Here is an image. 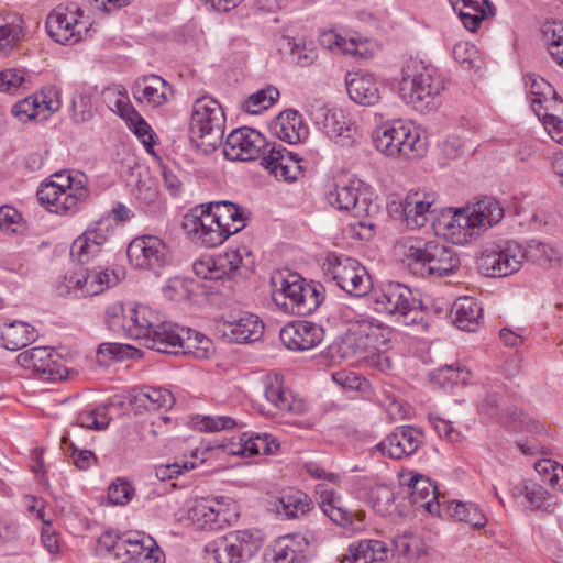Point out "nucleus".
Here are the masks:
<instances>
[{"label":"nucleus","instance_id":"nucleus-49","mask_svg":"<svg viewBox=\"0 0 563 563\" xmlns=\"http://www.w3.org/2000/svg\"><path fill=\"white\" fill-rule=\"evenodd\" d=\"M455 60L466 70H478L482 56L476 46L470 42H459L453 49Z\"/></svg>","mask_w":563,"mask_h":563},{"label":"nucleus","instance_id":"nucleus-10","mask_svg":"<svg viewBox=\"0 0 563 563\" xmlns=\"http://www.w3.org/2000/svg\"><path fill=\"white\" fill-rule=\"evenodd\" d=\"M263 536L253 529L234 530L209 542L205 550L213 563H245L261 549Z\"/></svg>","mask_w":563,"mask_h":563},{"label":"nucleus","instance_id":"nucleus-32","mask_svg":"<svg viewBox=\"0 0 563 563\" xmlns=\"http://www.w3.org/2000/svg\"><path fill=\"white\" fill-rule=\"evenodd\" d=\"M346 90L355 103L372 107L380 100L379 84L369 74L354 73L346 79Z\"/></svg>","mask_w":563,"mask_h":563},{"label":"nucleus","instance_id":"nucleus-20","mask_svg":"<svg viewBox=\"0 0 563 563\" xmlns=\"http://www.w3.org/2000/svg\"><path fill=\"white\" fill-rule=\"evenodd\" d=\"M113 225L109 217L100 218L89 224L85 232L71 244L70 256L84 264L101 253L104 244L113 234Z\"/></svg>","mask_w":563,"mask_h":563},{"label":"nucleus","instance_id":"nucleus-25","mask_svg":"<svg viewBox=\"0 0 563 563\" xmlns=\"http://www.w3.org/2000/svg\"><path fill=\"white\" fill-rule=\"evenodd\" d=\"M438 195L430 189L417 188L407 192L401 201L404 218L408 228H422L435 210Z\"/></svg>","mask_w":563,"mask_h":563},{"label":"nucleus","instance_id":"nucleus-8","mask_svg":"<svg viewBox=\"0 0 563 563\" xmlns=\"http://www.w3.org/2000/svg\"><path fill=\"white\" fill-rule=\"evenodd\" d=\"M224 129L225 114L216 99L203 96L195 100L189 123L192 141L205 146L206 152L214 151L222 144Z\"/></svg>","mask_w":563,"mask_h":563},{"label":"nucleus","instance_id":"nucleus-64","mask_svg":"<svg viewBox=\"0 0 563 563\" xmlns=\"http://www.w3.org/2000/svg\"><path fill=\"white\" fill-rule=\"evenodd\" d=\"M71 117L77 123L87 122L93 117L90 96L79 92L73 97Z\"/></svg>","mask_w":563,"mask_h":563},{"label":"nucleus","instance_id":"nucleus-14","mask_svg":"<svg viewBox=\"0 0 563 563\" xmlns=\"http://www.w3.org/2000/svg\"><path fill=\"white\" fill-rule=\"evenodd\" d=\"M107 556L121 563H165V555L155 539L143 531L122 533Z\"/></svg>","mask_w":563,"mask_h":563},{"label":"nucleus","instance_id":"nucleus-27","mask_svg":"<svg viewBox=\"0 0 563 563\" xmlns=\"http://www.w3.org/2000/svg\"><path fill=\"white\" fill-rule=\"evenodd\" d=\"M185 328L170 321H166L161 314L153 331L145 341L146 347L159 353L179 354Z\"/></svg>","mask_w":563,"mask_h":563},{"label":"nucleus","instance_id":"nucleus-9","mask_svg":"<svg viewBox=\"0 0 563 563\" xmlns=\"http://www.w3.org/2000/svg\"><path fill=\"white\" fill-rule=\"evenodd\" d=\"M371 302L377 313L391 317L405 325L415 323L421 316L411 290L399 283H386L373 289Z\"/></svg>","mask_w":563,"mask_h":563},{"label":"nucleus","instance_id":"nucleus-3","mask_svg":"<svg viewBox=\"0 0 563 563\" xmlns=\"http://www.w3.org/2000/svg\"><path fill=\"white\" fill-rule=\"evenodd\" d=\"M373 144L384 156L393 159L411 161L427 153L426 137L410 121L386 122L373 132Z\"/></svg>","mask_w":563,"mask_h":563},{"label":"nucleus","instance_id":"nucleus-54","mask_svg":"<svg viewBox=\"0 0 563 563\" xmlns=\"http://www.w3.org/2000/svg\"><path fill=\"white\" fill-rule=\"evenodd\" d=\"M252 263L251 252L246 246L229 250L218 258V265L222 268V273L234 272L241 266H250Z\"/></svg>","mask_w":563,"mask_h":563},{"label":"nucleus","instance_id":"nucleus-42","mask_svg":"<svg viewBox=\"0 0 563 563\" xmlns=\"http://www.w3.org/2000/svg\"><path fill=\"white\" fill-rule=\"evenodd\" d=\"M309 130L298 111L284 110V141L297 144L308 137Z\"/></svg>","mask_w":563,"mask_h":563},{"label":"nucleus","instance_id":"nucleus-5","mask_svg":"<svg viewBox=\"0 0 563 563\" xmlns=\"http://www.w3.org/2000/svg\"><path fill=\"white\" fill-rule=\"evenodd\" d=\"M269 146L265 137L257 131L247 126L233 130L225 139L223 154L229 161L249 162L262 157V165L272 175L278 177L282 172V150L275 143L266 154Z\"/></svg>","mask_w":563,"mask_h":563},{"label":"nucleus","instance_id":"nucleus-58","mask_svg":"<svg viewBox=\"0 0 563 563\" xmlns=\"http://www.w3.org/2000/svg\"><path fill=\"white\" fill-rule=\"evenodd\" d=\"M527 85L529 86L531 107L539 106L547 99L554 97L555 90L545 79L537 75H529Z\"/></svg>","mask_w":563,"mask_h":563},{"label":"nucleus","instance_id":"nucleus-41","mask_svg":"<svg viewBox=\"0 0 563 563\" xmlns=\"http://www.w3.org/2000/svg\"><path fill=\"white\" fill-rule=\"evenodd\" d=\"M23 20L11 14L0 18V52L12 48L22 37Z\"/></svg>","mask_w":563,"mask_h":563},{"label":"nucleus","instance_id":"nucleus-11","mask_svg":"<svg viewBox=\"0 0 563 563\" xmlns=\"http://www.w3.org/2000/svg\"><path fill=\"white\" fill-rule=\"evenodd\" d=\"M526 249L511 240L488 243L477 257L479 271L488 277H506L526 261Z\"/></svg>","mask_w":563,"mask_h":563},{"label":"nucleus","instance_id":"nucleus-12","mask_svg":"<svg viewBox=\"0 0 563 563\" xmlns=\"http://www.w3.org/2000/svg\"><path fill=\"white\" fill-rule=\"evenodd\" d=\"M106 317L111 330L145 342L161 313L147 306L130 307L126 310L122 303L115 302L107 308Z\"/></svg>","mask_w":563,"mask_h":563},{"label":"nucleus","instance_id":"nucleus-56","mask_svg":"<svg viewBox=\"0 0 563 563\" xmlns=\"http://www.w3.org/2000/svg\"><path fill=\"white\" fill-rule=\"evenodd\" d=\"M263 385L264 396L269 405V408L265 409V413L274 416L277 413L282 401V378L277 374L266 375Z\"/></svg>","mask_w":563,"mask_h":563},{"label":"nucleus","instance_id":"nucleus-51","mask_svg":"<svg viewBox=\"0 0 563 563\" xmlns=\"http://www.w3.org/2000/svg\"><path fill=\"white\" fill-rule=\"evenodd\" d=\"M471 377V371L459 364L440 367L434 374V378L442 386L465 385Z\"/></svg>","mask_w":563,"mask_h":563},{"label":"nucleus","instance_id":"nucleus-62","mask_svg":"<svg viewBox=\"0 0 563 563\" xmlns=\"http://www.w3.org/2000/svg\"><path fill=\"white\" fill-rule=\"evenodd\" d=\"M132 347L121 343H101L97 350V357L99 363L106 364L110 361H121L130 356Z\"/></svg>","mask_w":563,"mask_h":563},{"label":"nucleus","instance_id":"nucleus-63","mask_svg":"<svg viewBox=\"0 0 563 563\" xmlns=\"http://www.w3.org/2000/svg\"><path fill=\"white\" fill-rule=\"evenodd\" d=\"M62 444L64 446H68V451H70V456L74 460V464L79 470H88L91 465V461L96 460L93 452L89 450H79L71 440V432L66 431L62 438Z\"/></svg>","mask_w":563,"mask_h":563},{"label":"nucleus","instance_id":"nucleus-44","mask_svg":"<svg viewBox=\"0 0 563 563\" xmlns=\"http://www.w3.org/2000/svg\"><path fill=\"white\" fill-rule=\"evenodd\" d=\"M394 554L408 562H412L424 554L423 542L417 536H398L394 539Z\"/></svg>","mask_w":563,"mask_h":563},{"label":"nucleus","instance_id":"nucleus-30","mask_svg":"<svg viewBox=\"0 0 563 563\" xmlns=\"http://www.w3.org/2000/svg\"><path fill=\"white\" fill-rule=\"evenodd\" d=\"M367 186L355 177L338 178L333 190L327 194L329 203L343 211L353 210L360 198L366 192Z\"/></svg>","mask_w":563,"mask_h":563},{"label":"nucleus","instance_id":"nucleus-24","mask_svg":"<svg viewBox=\"0 0 563 563\" xmlns=\"http://www.w3.org/2000/svg\"><path fill=\"white\" fill-rule=\"evenodd\" d=\"M434 228L459 245L467 244L476 236L466 207L443 209L435 219Z\"/></svg>","mask_w":563,"mask_h":563},{"label":"nucleus","instance_id":"nucleus-29","mask_svg":"<svg viewBox=\"0 0 563 563\" xmlns=\"http://www.w3.org/2000/svg\"><path fill=\"white\" fill-rule=\"evenodd\" d=\"M421 444V433L411 427H400L378 444L382 454L391 459H402L417 451Z\"/></svg>","mask_w":563,"mask_h":563},{"label":"nucleus","instance_id":"nucleus-35","mask_svg":"<svg viewBox=\"0 0 563 563\" xmlns=\"http://www.w3.org/2000/svg\"><path fill=\"white\" fill-rule=\"evenodd\" d=\"M466 210L476 235L497 224L504 218L503 207L492 198H485L475 203L467 205Z\"/></svg>","mask_w":563,"mask_h":563},{"label":"nucleus","instance_id":"nucleus-15","mask_svg":"<svg viewBox=\"0 0 563 563\" xmlns=\"http://www.w3.org/2000/svg\"><path fill=\"white\" fill-rule=\"evenodd\" d=\"M323 269L350 295L361 297L372 289V280L366 268L354 258L328 255Z\"/></svg>","mask_w":563,"mask_h":563},{"label":"nucleus","instance_id":"nucleus-45","mask_svg":"<svg viewBox=\"0 0 563 563\" xmlns=\"http://www.w3.org/2000/svg\"><path fill=\"white\" fill-rule=\"evenodd\" d=\"M312 509L310 497L297 489H288L284 496V516L287 518H300Z\"/></svg>","mask_w":563,"mask_h":563},{"label":"nucleus","instance_id":"nucleus-48","mask_svg":"<svg viewBox=\"0 0 563 563\" xmlns=\"http://www.w3.org/2000/svg\"><path fill=\"white\" fill-rule=\"evenodd\" d=\"M87 275L82 272L66 274L56 284V289L60 296H74L76 298L89 296L86 292Z\"/></svg>","mask_w":563,"mask_h":563},{"label":"nucleus","instance_id":"nucleus-52","mask_svg":"<svg viewBox=\"0 0 563 563\" xmlns=\"http://www.w3.org/2000/svg\"><path fill=\"white\" fill-rule=\"evenodd\" d=\"M526 260L539 265H551L561 258V254L555 247L541 242H531L526 249Z\"/></svg>","mask_w":563,"mask_h":563},{"label":"nucleus","instance_id":"nucleus-6","mask_svg":"<svg viewBox=\"0 0 563 563\" xmlns=\"http://www.w3.org/2000/svg\"><path fill=\"white\" fill-rule=\"evenodd\" d=\"M443 88L442 79L431 65L413 57L402 63L399 96L405 102L420 107L438 96Z\"/></svg>","mask_w":563,"mask_h":563},{"label":"nucleus","instance_id":"nucleus-17","mask_svg":"<svg viewBox=\"0 0 563 563\" xmlns=\"http://www.w3.org/2000/svg\"><path fill=\"white\" fill-rule=\"evenodd\" d=\"M284 310L306 316L313 312L322 302L320 288L308 283L295 272L284 273Z\"/></svg>","mask_w":563,"mask_h":563},{"label":"nucleus","instance_id":"nucleus-26","mask_svg":"<svg viewBox=\"0 0 563 563\" xmlns=\"http://www.w3.org/2000/svg\"><path fill=\"white\" fill-rule=\"evenodd\" d=\"M323 340V330L316 323L294 321L284 327V345L292 351H308Z\"/></svg>","mask_w":563,"mask_h":563},{"label":"nucleus","instance_id":"nucleus-4","mask_svg":"<svg viewBox=\"0 0 563 563\" xmlns=\"http://www.w3.org/2000/svg\"><path fill=\"white\" fill-rule=\"evenodd\" d=\"M59 181L42 183L36 191L41 206L59 216L77 213L89 197L87 177L82 173L69 174L64 177L56 174Z\"/></svg>","mask_w":563,"mask_h":563},{"label":"nucleus","instance_id":"nucleus-22","mask_svg":"<svg viewBox=\"0 0 563 563\" xmlns=\"http://www.w3.org/2000/svg\"><path fill=\"white\" fill-rule=\"evenodd\" d=\"M317 493L319 494V506L322 512L335 525L354 532H360L364 529L366 518L364 510L347 511L342 504L341 496L324 484L317 486Z\"/></svg>","mask_w":563,"mask_h":563},{"label":"nucleus","instance_id":"nucleus-2","mask_svg":"<svg viewBox=\"0 0 563 563\" xmlns=\"http://www.w3.org/2000/svg\"><path fill=\"white\" fill-rule=\"evenodd\" d=\"M340 319L346 325L344 342L356 347L361 353H369L363 358L379 371L390 368L388 357L380 354L390 340L391 329L384 322L373 317L356 316L355 312L344 307L339 312Z\"/></svg>","mask_w":563,"mask_h":563},{"label":"nucleus","instance_id":"nucleus-7","mask_svg":"<svg viewBox=\"0 0 563 563\" xmlns=\"http://www.w3.org/2000/svg\"><path fill=\"white\" fill-rule=\"evenodd\" d=\"M404 261L421 276L442 277L460 266V258L452 247L435 241L410 244L404 253Z\"/></svg>","mask_w":563,"mask_h":563},{"label":"nucleus","instance_id":"nucleus-21","mask_svg":"<svg viewBox=\"0 0 563 563\" xmlns=\"http://www.w3.org/2000/svg\"><path fill=\"white\" fill-rule=\"evenodd\" d=\"M60 109V92L54 87L42 89L41 93L29 96L11 109V113L21 122L32 120H47L53 113Z\"/></svg>","mask_w":563,"mask_h":563},{"label":"nucleus","instance_id":"nucleus-60","mask_svg":"<svg viewBox=\"0 0 563 563\" xmlns=\"http://www.w3.org/2000/svg\"><path fill=\"white\" fill-rule=\"evenodd\" d=\"M521 494L523 495L531 509L540 510L547 509L551 506V497L548 490L544 489L541 485L534 483L526 484Z\"/></svg>","mask_w":563,"mask_h":563},{"label":"nucleus","instance_id":"nucleus-13","mask_svg":"<svg viewBox=\"0 0 563 563\" xmlns=\"http://www.w3.org/2000/svg\"><path fill=\"white\" fill-rule=\"evenodd\" d=\"M76 3L58 5L46 18V32L56 43L70 45L88 36V23Z\"/></svg>","mask_w":563,"mask_h":563},{"label":"nucleus","instance_id":"nucleus-1","mask_svg":"<svg viewBox=\"0 0 563 563\" xmlns=\"http://www.w3.org/2000/svg\"><path fill=\"white\" fill-rule=\"evenodd\" d=\"M251 211L229 200H218L195 207L185 216L184 227L207 247L222 244L229 236L242 231Z\"/></svg>","mask_w":563,"mask_h":563},{"label":"nucleus","instance_id":"nucleus-19","mask_svg":"<svg viewBox=\"0 0 563 563\" xmlns=\"http://www.w3.org/2000/svg\"><path fill=\"white\" fill-rule=\"evenodd\" d=\"M126 255L135 268L154 271L166 265L169 250L161 238L141 235L130 242Z\"/></svg>","mask_w":563,"mask_h":563},{"label":"nucleus","instance_id":"nucleus-50","mask_svg":"<svg viewBox=\"0 0 563 563\" xmlns=\"http://www.w3.org/2000/svg\"><path fill=\"white\" fill-rule=\"evenodd\" d=\"M192 280L175 276L166 280L165 285L162 287V294L170 301L186 300L192 292Z\"/></svg>","mask_w":563,"mask_h":563},{"label":"nucleus","instance_id":"nucleus-34","mask_svg":"<svg viewBox=\"0 0 563 563\" xmlns=\"http://www.w3.org/2000/svg\"><path fill=\"white\" fill-rule=\"evenodd\" d=\"M463 25L475 32L481 23L494 15V7L488 0H450Z\"/></svg>","mask_w":563,"mask_h":563},{"label":"nucleus","instance_id":"nucleus-39","mask_svg":"<svg viewBox=\"0 0 563 563\" xmlns=\"http://www.w3.org/2000/svg\"><path fill=\"white\" fill-rule=\"evenodd\" d=\"M444 511L457 521L465 522L472 528H483L487 523L486 516L474 504L452 500L445 505Z\"/></svg>","mask_w":563,"mask_h":563},{"label":"nucleus","instance_id":"nucleus-28","mask_svg":"<svg viewBox=\"0 0 563 563\" xmlns=\"http://www.w3.org/2000/svg\"><path fill=\"white\" fill-rule=\"evenodd\" d=\"M132 93L137 102H146L148 106L157 108L168 102L173 89L161 76L147 75L135 81Z\"/></svg>","mask_w":563,"mask_h":563},{"label":"nucleus","instance_id":"nucleus-16","mask_svg":"<svg viewBox=\"0 0 563 563\" xmlns=\"http://www.w3.org/2000/svg\"><path fill=\"white\" fill-rule=\"evenodd\" d=\"M18 364L43 382L56 383L67 378L68 368L63 357L48 346H35L16 356Z\"/></svg>","mask_w":563,"mask_h":563},{"label":"nucleus","instance_id":"nucleus-55","mask_svg":"<svg viewBox=\"0 0 563 563\" xmlns=\"http://www.w3.org/2000/svg\"><path fill=\"white\" fill-rule=\"evenodd\" d=\"M87 275V285L86 292L89 296H96L103 292L107 288L112 285H115L118 278L114 275V272L104 271H90L86 273Z\"/></svg>","mask_w":563,"mask_h":563},{"label":"nucleus","instance_id":"nucleus-53","mask_svg":"<svg viewBox=\"0 0 563 563\" xmlns=\"http://www.w3.org/2000/svg\"><path fill=\"white\" fill-rule=\"evenodd\" d=\"M212 448H205L202 450L195 449L190 453V460L181 459L180 461H176L172 464H167V471L170 474V478L177 477L184 472L196 468L198 465L202 464L207 460V455L210 454Z\"/></svg>","mask_w":563,"mask_h":563},{"label":"nucleus","instance_id":"nucleus-18","mask_svg":"<svg viewBox=\"0 0 563 563\" xmlns=\"http://www.w3.org/2000/svg\"><path fill=\"white\" fill-rule=\"evenodd\" d=\"M310 115L322 125L329 137L339 139L344 145L353 143L357 129L343 109L329 107L322 100L316 99L310 107Z\"/></svg>","mask_w":563,"mask_h":563},{"label":"nucleus","instance_id":"nucleus-47","mask_svg":"<svg viewBox=\"0 0 563 563\" xmlns=\"http://www.w3.org/2000/svg\"><path fill=\"white\" fill-rule=\"evenodd\" d=\"M543 34L550 56L559 66L563 67V24L548 23Z\"/></svg>","mask_w":563,"mask_h":563},{"label":"nucleus","instance_id":"nucleus-43","mask_svg":"<svg viewBox=\"0 0 563 563\" xmlns=\"http://www.w3.org/2000/svg\"><path fill=\"white\" fill-rule=\"evenodd\" d=\"M211 347L212 342L205 334L185 329L180 347L183 354H192L196 357L203 358L208 356Z\"/></svg>","mask_w":563,"mask_h":563},{"label":"nucleus","instance_id":"nucleus-37","mask_svg":"<svg viewBox=\"0 0 563 563\" xmlns=\"http://www.w3.org/2000/svg\"><path fill=\"white\" fill-rule=\"evenodd\" d=\"M36 339L35 329L26 322L11 321L0 323V346L18 351Z\"/></svg>","mask_w":563,"mask_h":563},{"label":"nucleus","instance_id":"nucleus-59","mask_svg":"<svg viewBox=\"0 0 563 563\" xmlns=\"http://www.w3.org/2000/svg\"><path fill=\"white\" fill-rule=\"evenodd\" d=\"M198 427L205 432H218L242 428L244 423L229 416H202L198 422Z\"/></svg>","mask_w":563,"mask_h":563},{"label":"nucleus","instance_id":"nucleus-40","mask_svg":"<svg viewBox=\"0 0 563 563\" xmlns=\"http://www.w3.org/2000/svg\"><path fill=\"white\" fill-rule=\"evenodd\" d=\"M111 418L108 415L107 407H98L91 410L81 411L77 418L76 423L73 424L67 431L71 432V437L76 435L79 428L104 430L108 428Z\"/></svg>","mask_w":563,"mask_h":563},{"label":"nucleus","instance_id":"nucleus-31","mask_svg":"<svg viewBox=\"0 0 563 563\" xmlns=\"http://www.w3.org/2000/svg\"><path fill=\"white\" fill-rule=\"evenodd\" d=\"M264 324L260 318L252 313H244L238 319L225 320L222 333L228 340L235 343L256 341L263 333Z\"/></svg>","mask_w":563,"mask_h":563},{"label":"nucleus","instance_id":"nucleus-23","mask_svg":"<svg viewBox=\"0 0 563 563\" xmlns=\"http://www.w3.org/2000/svg\"><path fill=\"white\" fill-rule=\"evenodd\" d=\"M220 499H200L188 509V520L196 529L219 531L230 526L233 514L224 507Z\"/></svg>","mask_w":563,"mask_h":563},{"label":"nucleus","instance_id":"nucleus-57","mask_svg":"<svg viewBox=\"0 0 563 563\" xmlns=\"http://www.w3.org/2000/svg\"><path fill=\"white\" fill-rule=\"evenodd\" d=\"M308 547V539L300 533L284 536V563H294L302 558Z\"/></svg>","mask_w":563,"mask_h":563},{"label":"nucleus","instance_id":"nucleus-61","mask_svg":"<svg viewBox=\"0 0 563 563\" xmlns=\"http://www.w3.org/2000/svg\"><path fill=\"white\" fill-rule=\"evenodd\" d=\"M26 73L24 69L9 68L0 71V91L14 93L20 88H26Z\"/></svg>","mask_w":563,"mask_h":563},{"label":"nucleus","instance_id":"nucleus-36","mask_svg":"<svg viewBox=\"0 0 563 563\" xmlns=\"http://www.w3.org/2000/svg\"><path fill=\"white\" fill-rule=\"evenodd\" d=\"M451 316L459 329L474 332L483 321V308L475 298L461 297L453 303Z\"/></svg>","mask_w":563,"mask_h":563},{"label":"nucleus","instance_id":"nucleus-38","mask_svg":"<svg viewBox=\"0 0 563 563\" xmlns=\"http://www.w3.org/2000/svg\"><path fill=\"white\" fill-rule=\"evenodd\" d=\"M317 58L316 49L306 36L297 34L287 37V62L290 65L306 67L311 65Z\"/></svg>","mask_w":563,"mask_h":563},{"label":"nucleus","instance_id":"nucleus-46","mask_svg":"<svg viewBox=\"0 0 563 563\" xmlns=\"http://www.w3.org/2000/svg\"><path fill=\"white\" fill-rule=\"evenodd\" d=\"M279 98L278 89L274 87L263 88L251 96L242 103V109L250 114H258L268 109Z\"/></svg>","mask_w":563,"mask_h":563},{"label":"nucleus","instance_id":"nucleus-33","mask_svg":"<svg viewBox=\"0 0 563 563\" xmlns=\"http://www.w3.org/2000/svg\"><path fill=\"white\" fill-rule=\"evenodd\" d=\"M409 500L412 505L424 508L431 515L440 514V503L435 485L420 474H412L408 483Z\"/></svg>","mask_w":563,"mask_h":563}]
</instances>
